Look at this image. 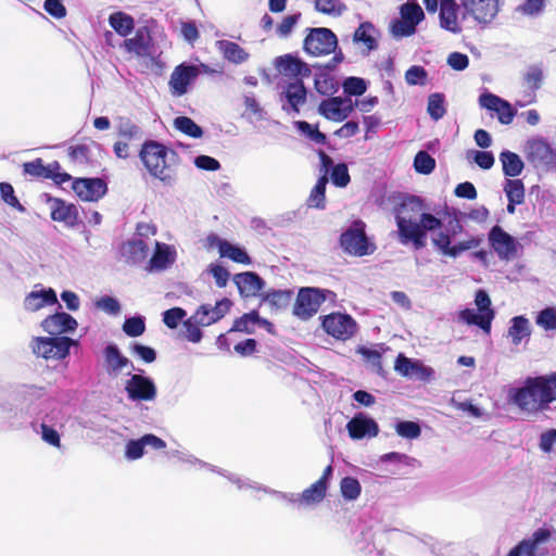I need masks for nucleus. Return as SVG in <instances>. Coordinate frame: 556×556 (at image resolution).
<instances>
[{"label":"nucleus","instance_id":"1","mask_svg":"<svg viewBox=\"0 0 556 556\" xmlns=\"http://www.w3.org/2000/svg\"><path fill=\"white\" fill-rule=\"evenodd\" d=\"M425 202L420 197L406 195L394 207L395 222L400 241L412 243L415 250L427 244V232L442 227V220L431 213H426Z\"/></svg>","mask_w":556,"mask_h":556},{"label":"nucleus","instance_id":"2","mask_svg":"<svg viewBox=\"0 0 556 556\" xmlns=\"http://www.w3.org/2000/svg\"><path fill=\"white\" fill-rule=\"evenodd\" d=\"M139 157L153 178L168 187L176 184L180 157L175 150L159 141L147 140L141 146Z\"/></svg>","mask_w":556,"mask_h":556},{"label":"nucleus","instance_id":"3","mask_svg":"<svg viewBox=\"0 0 556 556\" xmlns=\"http://www.w3.org/2000/svg\"><path fill=\"white\" fill-rule=\"evenodd\" d=\"M365 229V223L357 219L341 233L340 245L345 253L361 257L374 252L375 245L369 242Z\"/></svg>","mask_w":556,"mask_h":556},{"label":"nucleus","instance_id":"4","mask_svg":"<svg viewBox=\"0 0 556 556\" xmlns=\"http://www.w3.org/2000/svg\"><path fill=\"white\" fill-rule=\"evenodd\" d=\"M303 40V50L312 56H325L333 53L338 47L336 34L326 27L308 28Z\"/></svg>","mask_w":556,"mask_h":556},{"label":"nucleus","instance_id":"5","mask_svg":"<svg viewBox=\"0 0 556 556\" xmlns=\"http://www.w3.org/2000/svg\"><path fill=\"white\" fill-rule=\"evenodd\" d=\"M331 291L313 287H304L299 290L293 314L300 319L306 320L313 317L326 301Z\"/></svg>","mask_w":556,"mask_h":556},{"label":"nucleus","instance_id":"6","mask_svg":"<svg viewBox=\"0 0 556 556\" xmlns=\"http://www.w3.org/2000/svg\"><path fill=\"white\" fill-rule=\"evenodd\" d=\"M321 327L328 336L339 341L351 339L357 331L355 319L351 315L340 312L323 316Z\"/></svg>","mask_w":556,"mask_h":556},{"label":"nucleus","instance_id":"7","mask_svg":"<svg viewBox=\"0 0 556 556\" xmlns=\"http://www.w3.org/2000/svg\"><path fill=\"white\" fill-rule=\"evenodd\" d=\"M74 343L71 338L37 337L33 340V352L45 359H63L70 354V348Z\"/></svg>","mask_w":556,"mask_h":556},{"label":"nucleus","instance_id":"8","mask_svg":"<svg viewBox=\"0 0 556 556\" xmlns=\"http://www.w3.org/2000/svg\"><path fill=\"white\" fill-rule=\"evenodd\" d=\"M509 396L511 402L521 410L538 413L545 409L540 396L538 383L533 381V378H527L523 387L511 389Z\"/></svg>","mask_w":556,"mask_h":556},{"label":"nucleus","instance_id":"9","mask_svg":"<svg viewBox=\"0 0 556 556\" xmlns=\"http://www.w3.org/2000/svg\"><path fill=\"white\" fill-rule=\"evenodd\" d=\"M141 128L129 118H121L117 124L118 140L113 146L116 157L127 159L130 154L129 147L135 141L142 139Z\"/></svg>","mask_w":556,"mask_h":556},{"label":"nucleus","instance_id":"10","mask_svg":"<svg viewBox=\"0 0 556 556\" xmlns=\"http://www.w3.org/2000/svg\"><path fill=\"white\" fill-rule=\"evenodd\" d=\"M128 399L137 402H150L156 397L157 389L154 381L147 376L134 374L125 382Z\"/></svg>","mask_w":556,"mask_h":556},{"label":"nucleus","instance_id":"11","mask_svg":"<svg viewBox=\"0 0 556 556\" xmlns=\"http://www.w3.org/2000/svg\"><path fill=\"white\" fill-rule=\"evenodd\" d=\"M200 70L195 65L181 63L170 74L168 86L174 97H181L188 92L189 86L197 79Z\"/></svg>","mask_w":556,"mask_h":556},{"label":"nucleus","instance_id":"12","mask_svg":"<svg viewBox=\"0 0 556 556\" xmlns=\"http://www.w3.org/2000/svg\"><path fill=\"white\" fill-rule=\"evenodd\" d=\"M206 248H217L220 257H227L235 263L250 265L252 260L248 252L239 245L231 244L229 241L219 238L216 233H210L206 237Z\"/></svg>","mask_w":556,"mask_h":556},{"label":"nucleus","instance_id":"13","mask_svg":"<svg viewBox=\"0 0 556 556\" xmlns=\"http://www.w3.org/2000/svg\"><path fill=\"white\" fill-rule=\"evenodd\" d=\"M72 189L85 202H96L108 191L105 181L101 178H75Z\"/></svg>","mask_w":556,"mask_h":556},{"label":"nucleus","instance_id":"14","mask_svg":"<svg viewBox=\"0 0 556 556\" xmlns=\"http://www.w3.org/2000/svg\"><path fill=\"white\" fill-rule=\"evenodd\" d=\"M526 157L534 167H548L555 163L556 153L543 139H532L527 142Z\"/></svg>","mask_w":556,"mask_h":556},{"label":"nucleus","instance_id":"15","mask_svg":"<svg viewBox=\"0 0 556 556\" xmlns=\"http://www.w3.org/2000/svg\"><path fill=\"white\" fill-rule=\"evenodd\" d=\"M103 369L111 378L118 377L125 368H134L131 361L125 356L116 344H108L103 351Z\"/></svg>","mask_w":556,"mask_h":556},{"label":"nucleus","instance_id":"16","mask_svg":"<svg viewBox=\"0 0 556 556\" xmlns=\"http://www.w3.org/2000/svg\"><path fill=\"white\" fill-rule=\"evenodd\" d=\"M353 111L351 99L331 97L319 103L318 112L325 118L333 122H343Z\"/></svg>","mask_w":556,"mask_h":556},{"label":"nucleus","instance_id":"17","mask_svg":"<svg viewBox=\"0 0 556 556\" xmlns=\"http://www.w3.org/2000/svg\"><path fill=\"white\" fill-rule=\"evenodd\" d=\"M232 302L228 298L217 301L214 306L203 304L198 307L192 319L200 326H210L217 323L230 311Z\"/></svg>","mask_w":556,"mask_h":556},{"label":"nucleus","instance_id":"18","mask_svg":"<svg viewBox=\"0 0 556 556\" xmlns=\"http://www.w3.org/2000/svg\"><path fill=\"white\" fill-rule=\"evenodd\" d=\"M489 241L501 258L509 260L517 253V242L515 238L498 225L491 228L489 232Z\"/></svg>","mask_w":556,"mask_h":556},{"label":"nucleus","instance_id":"19","mask_svg":"<svg viewBox=\"0 0 556 556\" xmlns=\"http://www.w3.org/2000/svg\"><path fill=\"white\" fill-rule=\"evenodd\" d=\"M479 104L489 111L495 112L498 122L504 125H509L516 115V111L509 102L490 92H484L479 97Z\"/></svg>","mask_w":556,"mask_h":556},{"label":"nucleus","instance_id":"20","mask_svg":"<svg viewBox=\"0 0 556 556\" xmlns=\"http://www.w3.org/2000/svg\"><path fill=\"white\" fill-rule=\"evenodd\" d=\"M275 66L277 71L288 77L302 79L308 77L312 73L309 66L298 56L285 54L276 58Z\"/></svg>","mask_w":556,"mask_h":556},{"label":"nucleus","instance_id":"21","mask_svg":"<svg viewBox=\"0 0 556 556\" xmlns=\"http://www.w3.org/2000/svg\"><path fill=\"white\" fill-rule=\"evenodd\" d=\"M463 5L479 23L491 22L498 12V0H463Z\"/></svg>","mask_w":556,"mask_h":556},{"label":"nucleus","instance_id":"22","mask_svg":"<svg viewBox=\"0 0 556 556\" xmlns=\"http://www.w3.org/2000/svg\"><path fill=\"white\" fill-rule=\"evenodd\" d=\"M50 216L54 222L64 223L66 226L73 227L78 222V210L73 203H67L62 199L53 198L49 200Z\"/></svg>","mask_w":556,"mask_h":556},{"label":"nucleus","instance_id":"23","mask_svg":"<svg viewBox=\"0 0 556 556\" xmlns=\"http://www.w3.org/2000/svg\"><path fill=\"white\" fill-rule=\"evenodd\" d=\"M349 434L354 440H361L364 437L375 438L379 433L378 424L369 417L358 414L354 416L346 425Z\"/></svg>","mask_w":556,"mask_h":556},{"label":"nucleus","instance_id":"24","mask_svg":"<svg viewBox=\"0 0 556 556\" xmlns=\"http://www.w3.org/2000/svg\"><path fill=\"white\" fill-rule=\"evenodd\" d=\"M43 330L52 336L74 331L77 328L76 319L67 313H55L49 315L41 323Z\"/></svg>","mask_w":556,"mask_h":556},{"label":"nucleus","instance_id":"25","mask_svg":"<svg viewBox=\"0 0 556 556\" xmlns=\"http://www.w3.org/2000/svg\"><path fill=\"white\" fill-rule=\"evenodd\" d=\"M288 105H282L287 112L299 113L300 106L306 102L307 91L302 79L290 81L282 93Z\"/></svg>","mask_w":556,"mask_h":556},{"label":"nucleus","instance_id":"26","mask_svg":"<svg viewBox=\"0 0 556 556\" xmlns=\"http://www.w3.org/2000/svg\"><path fill=\"white\" fill-rule=\"evenodd\" d=\"M233 282L241 296H255L264 288V280L254 271L240 273L233 276Z\"/></svg>","mask_w":556,"mask_h":556},{"label":"nucleus","instance_id":"27","mask_svg":"<svg viewBox=\"0 0 556 556\" xmlns=\"http://www.w3.org/2000/svg\"><path fill=\"white\" fill-rule=\"evenodd\" d=\"M124 48L127 52L137 56H146L151 47V36L147 27H140L136 30L135 36L124 40Z\"/></svg>","mask_w":556,"mask_h":556},{"label":"nucleus","instance_id":"28","mask_svg":"<svg viewBox=\"0 0 556 556\" xmlns=\"http://www.w3.org/2000/svg\"><path fill=\"white\" fill-rule=\"evenodd\" d=\"M458 4L455 0H443L440 8V26L453 34H459L462 27L458 24Z\"/></svg>","mask_w":556,"mask_h":556},{"label":"nucleus","instance_id":"29","mask_svg":"<svg viewBox=\"0 0 556 556\" xmlns=\"http://www.w3.org/2000/svg\"><path fill=\"white\" fill-rule=\"evenodd\" d=\"M58 303L56 293L52 288L40 291H31L24 299V308L28 312H37L47 305Z\"/></svg>","mask_w":556,"mask_h":556},{"label":"nucleus","instance_id":"30","mask_svg":"<svg viewBox=\"0 0 556 556\" xmlns=\"http://www.w3.org/2000/svg\"><path fill=\"white\" fill-rule=\"evenodd\" d=\"M463 229V225L455 217L450 222L448 231H439L434 237H432V244L442 255L447 256L452 248V237L460 233Z\"/></svg>","mask_w":556,"mask_h":556},{"label":"nucleus","instance_id":"31","mask_svg":"<svg viewBox=\"0 0 556 556\" xmlns=\"http://www.w3.org/2000/svg\"><path fill=\"white\" fill-rule=\"evenodd\" d=\"M376 28L370 22H363L353 34V41L363 45L367 52L377 49Z\"/></svg>","mask_w":556,"mask_h":556},{"label":"nucleus","instance_id":"32","mask_svg":"<svg viewBox=\"0 0 556 556\" xmlns=\"http://www.w3.org/2000/svg\"><path fill=\"white\" fill-rule=\"evenodd\" d=\"M216 46L224 59L233 64H241L249 59V53L237 42L224 39L218 40Z\"/></svg>","mask_w":556,"mask_h":556},{"label":"nucleus","instance_id":"33","mask_svg":"<svg viewBox=\"0 0 556 556\" xmlns=\"http://www.w3.org/2000/svg\"><path fill=\"white\" fill-rule=\"evenodd\" d=\"M533 381L538 383L544 408H548L549 404L556 401V374L534 377Z\"/></svg>","mask_w":556,"mask_h":556},{"label":"nucleus","instance_id":"34","mask_svg":"<svg viewBox=\"0 0 556 556\" xmlns=\"http://www.w3.org/2000/svg\"><path fill=\"white\" fill-rule=\"evenodd\" d=\"M495 313L494 311H490L489 313L480 314L475 313L471 308H465L460 312V319L467 325H475L481 328L484 332L490 333L491 324L494 319Z\"/></svg>","mask_w":556,"mask_h":556},{"label":"nucleus","instance_id":"35","mask_svg":"<svg viewBox=\"0 0 556 556\" xmlns=\"http://www.w3.org/2000/svg\"><path fill=\"white\" fill-rule=\"evenodd\" d=\"M500 161L502 163L503 173L507 177H517L523 170V161L515 152L508 150L501 152Z\"/></svg>","mask_w":556,"mask_h":556},{"label":"nucleus","instance_id":"36","mask_svg":"<svg viewBox=\"0 0 556 556\" xmlns=\"http://www.w3.org/2000/svg\"><path fill=\"white\" fill-rule=\"evenodd\" d=\"M109 24L122 37H127L135 28L134 17L121 11L109 16Z\"/></svg>","mask_w":556,"mask_h":556},{"label":"nucleus","instance_id":"37","mask_svg":"<svg viewBox=\"0 0 556 556\" xmlns=\"http://www.w3.org/2000/svg\"><path fill=\"white\" fill-rule=\"evenodd\" d=\"M511 325L508 328V336L515 345L521 343L525 338L531 334L529 320L525 316H515L510 320Z\"/></svg>","mask_w":556,"mask_h":556},{"label":"nucleus","instance_id":"38","mask_svg":"<svg viewBox=\"0 0 556 556\" xmlns=\"http://www.w3.org/2000/svg\"><path fill=\"white\" fill-rule=\"evenodd\" d=\"M328 177L323 175L318 178L307 199V206L312 208L324 210L326 206V186Z\"/></svg>","mask_w":556,"mask_h":556},{"label":"nucleus","instance_id":"39","mask_svg":"<svg viewBox=\"0 0 556 556\" xmlns=\"http://www.w3.org/2000/svg\"><path fill=\"white\" fill-rule=\"evenodd\" d=\"M148 245L141 239L128 241L123 244L122 253L124 256L128 258L131 263H138L146 258L148 253Z\"/></svg>","mask_w":556,"mask_h":556},{"label":"nucleus","instance_id":"40","mask_svg":"<svg viewBox=\"0 0 556 556\" xmlns=\"http://www.w3.org/2000/svg\"><path fill=\"white\" fill-rule=\"evenodd\" d=\"M326 492L327 484H323L321 481H316L302 492L300 501L305 505L317 504L325 498Z\"/></svg>","mask_w":556,"mask_h":556},{"label":"nucleus","instance_id":"41","mask_svg":"<svg viewBox=\"0 0 556 556\" xmlns=\"http://www.w3.org/2000/svg\"><path fill=\"white\" fill-rule=\"evenodd\" d=\"M256 321H258L257 311L245 313L241 317L235 319L232 327L229 329V332L238 331L244 333H253L254 326L257 325Z\"/></svg>","mask_w":556,"mask_h":556},{"label":"nucleus","instance_id":"42","mask_svg":"<svg viewBox=\"0 0 556 556\" xmlns=\"http://www.w3.org/2000/svg\"><path fill=\"white\" fill-rule=\"evenodd\" d=\"M23 172L25 175H29L34 178H43L48 179V177H51L50 175V168L51 163L48 165L43 164V160L40 157H37L30 162L23 163Z\"/></svg>","mask_w":556,"mask_h":556},{"label":"nucleus","instance_id":"43","mask_svg":"<svg viewBox=\"0 0 556 556\" xmlns=\"http://www.w3.org/2000/svg\"><path fill=\"white\" fill-rule=\"evenodd\" d=\"M71 162L78 166H87L92 163L90 147L86 143L74 144L68 148Z\"/></svg>","mask_w":556,"mask_h":556},{"label":"nucleus","instance_id":"44","mask_svg":"<svg viewBox=\"0 0 556 556\" xmlns=\"http://www.w3.org/2000/svg\"><path fill=\"white\" fill-rule=\"evenodd\" d=\"M394 369L404 377H410L421 371L424 367L418 362H413L410 358L400 353L395 359Z\"/></svg>","mask_w":556,"mask_h":556},{"label":"nucleus","instance_id":"45","mask_svg":"<svg viewBox=\"0 0 556 556\" xmlns=\"http://www.w3.org/2000/svg\"><path fill=\"white\" fill-rule=\"evenodd\" d=\"M176 129L191 138H201L203 136L202 128L190 117L179 116L174 121Z\"/></svg>","mask_w":556,"mask_h":556},{"label":"nucleus","instance_id":"46","mask_svg":"<svg viewBox=\"0 0 556 556\" xmlns=\"http://www.w3.org/2000/svg\"><path fill=\"white\" fill-rule=\"evenodd\" d=\"M401 16L417 26L424 20L425 14L416 0H407L401 8Z\"/></svg>","mask_w":556,"mask_h":556},{"label":"nucleus","instance_id":"47","mask_svg":"<svg viewBox=\"0 0 556 556\" xmlns=\"http://www.w3.org/2000/svg\"><path fill=\"white\" fill-rule=\"evenodd\" d=\"M444 102V94L442 93L435 92L429 96L427 112L432 119L439 121L445 115L446 109Z\"/></svg>","mask_w":556,"mask_h":556},{"label":"nucleus","instance_id":"48","mask_svg":"<svg viewBox=\"0 0 556 556\" xmlns=\"http://www.w3.org/2000/svg\"><path fill=\"white\" fill-rule=\"evenodd\" d=\"M315 9L323 14L340 16L346 5L340 0H315Z\"/></svg>","mask_w":556,"mask_h":556},{"label":"nucleus","instance_id":"49","mask_svg":"<svg viewBox=\"0 0 556 556\" xmlns=\"http://www.w3.org/2000/svg\"><path fill=\"white\" fill-rule=\"evenodd\" d=\"M504 191L509 202H525V185L520 179H507Z\"/></svg>","mask_w":556,"mask_h":556},{"label":"nucleus","instance_id":"50","mask_svg":"<svg viewBox=\"0 0 556 556\" xmlns=\"http://www.w3.org/2000/svg\"><path fill=\"white\" fill-rule=\"evenodd\" d=\"M341 494L345 500H356L362 491L361 483L356 478L344 477L340 482Z\"/></svg>","mask_w":556,"mask_h":556},{"label":"nucleus","instance_id":"51","mask_svg":"<svg viewBox=\"0 0 556 556\" xmlns=\"http://www.w3.org/2000/svg\"><path fill=\"white\" fill-rule=\"evenodd\" d=\"M435 160L426 151H419L414 159V168L417 173L428 175L433 172Z\"/></svg>","mask_w":556,"mask_h":556},{"label":"nucleus","instance_id":"52","mask_svg":"<svg viewBox=\"0 0 556 556\" xmlns=\"http://www.w3.org/2000/svg\"><path fill=\"white\" fill-rule=\"evenodd\" d=\"M551 538V531L545 528H540L533 532L530 539H525L528 548V556H536L538 546L540 543L547 541Z\"/></svg>","mask_w":556,"mask_h":556},{"label":"nucleus","instance_id":"53","mask_svg":"<svg viewBox=\"0 0 556 556\" xmlns=\"http://www.w3.org/2000/svg\"><path fill=\"white\" fill-rule=\"evenodd\" d=\"M293 296L291 290H273L266 294V301H268L276 308L287 307Z\"/></svg>","mask_w":556,"mask_h":556},{"label":"nucleus","instance_id":"54","mask_svg":"<svg viewBox=\"0 0 556 556\" xmlns=\"http://www.w3.org/2000/svg\"><path fill=\"white\" fill-rule=\"evenodd\" d=\"M330 177L332 184L339 188L346 187L351 181L349 168L345 163L334 165L331 169Z\"/></svg>","mask_w":556,"mask_h":556},{"label":"nucleus","instance_id":"55","mask_svg":"<svg viewBox=\"0 0 556 556\" xmlns=\"http://www.w3.org/2000/svg\"><path fill=\"white\" fill-rule=\"evenodd\" d=\"M123 331L128 337H139L146 331L144 319L141 316L127 318L123 324Z\"/></svg>","mask_w":556,"mask_h":556},{"label":"nucleus","instance_id":"56","mask_svg":"<svg viewBox=\"0 0 556 556\" xmlns=\"http://www.w3.org/2000/svg\"><path fill=\"white\" fill-rule=\"evenodd\" d=\"M535 323L544 330H556V308L545 307L536 316Z\"/></svg>","mask_w":556,"mask_h":556},{"label":"nucleus","instance_id":"57","mask_svg":"<svg viewBox=\"0 0 556 556\" xmlns=\"http://www.w3.org/2000/svg\"><path fill=\"white\" fill-rule=\"evenodd\" d=\"M482 243V239L480 237H470L467 240L459 241L458 243L452 245L451 251L448 253V257L456 258L463 252L477 249Z\"/></svg>","mask_w":556,"mask_h":556},{"label":"nucleus","instance_id":"58","mask_svg":"<svg viewBox=\"0 0 556 556\" xmlns=\"http://www.w3.org/2000/svg\"><path fill=\"white\" fill-rule=\"evenodd\" d=\"M298 128L305 134L308 138H311L316 143L325 144L327 141V137L324 132L319 131L317 126H313L305 121L296 122Z\"/></svg>","mask_w":556,"mask_h":556},{"label":"nucleus","instance_id":"59","mask_svg":"<svg viewBox=\"0 0 556 556\" xmlns=\"http://www.w3.org/2000/svg\"><path fill=\"white\" fill-rule=\"evenodd\" d=\"M0 194L2 200L10 206L18 210L20 212H24V206L20 203L18 199L14 194V189L9 182L0 184Z\"/></svg>","mask_w":556,"mask_h":556},{"label":"nucleus","instance_id":"60","mask_svg":"<svg viewBox=\"0 0 556 556\" xmlns=\"http://www.w3.org/2000/svg\"><path fill=\"white\" fill-rule=\"evenodd\" d=\"M366 89L365 80L359 77H348L343 83V90L350 96H362Z\"/></svg>","mask_w":556,"mask_h":556},{"label":"nucleus","instance_id":"61","mask_svg":"<svg viewBox=\"0 0 556 556\" xmlns=\"http://www.w3.org/2000/svg\"><path fill=\"white\" fill-rule=\"evenodd\" d=\"M405 80L410 86H424L427 80V72L422 66L414 65L406 71Z\"/></svg>","mask_w":556,"mask_h":556},{"label":"nucleus","instance_id":"62","mask_svg":"<svg viewBox=\"0 0 556 556\" xmlns=\"http://www.w3.org/2000/svg\"><path fill=\"white\" fill-rule=\"evenodd\" d=\"M396 432L400 437L406 439H416L420 435L421 429L417 422L414 421H400L396 425Z\"/></svg>","mask_w":556,"mask_h":556},{"label":"nucleus","instance_id":"63","mask_svg":"<svg viewBox=\"0 0 556 556\" xmlns=\"http://www.w3.org/2000/svg\"><path fill=\"white\" fill-rule=\"evenodd\" d=\"M315 89L321 96H331L338 89V84L333 78L321 76L315 79Z\"/></svg>","mask_w":556,"mask_h":556},{"label":"nucleus","instance_id":"64","mask_svg":"<svg viewBox=\"0 0 556 556\" xmlns=\"http://www.w3.org/2000/svg\"><path fill=\"white\" fill-rule=\"evenodd\" d=\"M186 311L181 307H173L167 311H165L163 315V321L164 324L170 328L175 329L178 324L185 318Z\"/></svg>","mask_w":556,"mask_h":556}]
</instances>
